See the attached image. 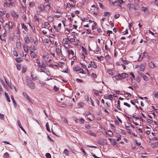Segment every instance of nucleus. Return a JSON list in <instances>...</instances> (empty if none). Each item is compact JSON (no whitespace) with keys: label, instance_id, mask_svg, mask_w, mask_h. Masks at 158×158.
I'll return each instance as SVG.
<instances>
[{"label":"nucleus","instance_id":"nucleus-1","mask_svg":"<svg viewBox=\"0 0 158 158\" xmlns=\"http://www.w3.org/2000/svg\"><path fill=\"white\" fill-rule=\"evenodd\" d=\"M26 83L28 86L32 89H34L35 88L34 83L32 82V81L30 80L28 77L26 78Z\"/></svg>","mask_w":158,"mask_h":158},{"label":"nucleus","instance_id":"nucleus-2","mask_svg":"<svg viewBox=\"0 0 158 158\" xmlns=\"http://www.w3.org/2000/svg\"><path fill=\"white\" fill-rule=\"evenodd\" d=\"M14 23L12 22H9L8 24L6 23L3 27V28L5 31H7L10 29L13 28Z\"/></svg>","mask_w":158,"mask_h":158},{"label":"nucleus","instance_id":"nucleus-3","mask_svg":"<svg viewBox=\"0 0 158 158\" xmlns=\"http://www.w3.org/2000/svg\"><path fill=\"white\" fill-rule=\"evenodd\" d=\"M128 6H129L130 10H131L136 11L138 10L139 8V7L136 6L133 4H128Z\"/></svg>","mask_w":158,"mask_h":158},{"label":"nucleus","instance_id":"nucleus-4","mask_svg":"<svg viewBox=\"0 0 158 158\" xmlns=\"http://www.w3.org/2000/svg\"><path fill=\"white\" fill-rule=\"evenodd\" d=\"M55 50L58 56L62 54L61 46L60 44L56 47Z\"/></svg>","mask_w":158,"mask_h":158},{"label":"nucleus","instance_id":"nucleus-5","mask_svg":"<svg viewBox=\"0 0 158 158\" xmlns=\"http://www.w3.org/2000/svg\"><path fill=\"white\" fill-rule=\"evenodd\" d=\"M44 27H42L43 28H45L47 30L49 29V27L50 26V24L48 22H44Z\"/></svg>","mask_w":158,"mask_h":158},{"label":"nucleus","instance_id":"nucleus-6","mask_svg":"<svg viewBox=\"0 0 158 158\" xmlns=\"http://www.w3.org/2000/svg\"><path fill=\"white\" fill-rule=\"evenodd\" d=\"M38 8L40 11H43L44 9V6L42 4H39L38 6Z\"/></svg>","mask_w":158,"mask_h":158},{"label":"nucleus","instance_id":"nucleus-7","mask_svg":"<svg viewBox=\"0 0 158 158\" xmlns=\"http://www.w3.org/2000/svg\"><path fill=\"white\" fill-rule=\"evenodd\" d=\"M86 132L87 134L90 135H91L94 136H96V134H95V133L94 132H93L91 131L87 130L86 131Z\"/></svg>","mask_w":158,"mask_h":158},{"label":"nucleus","instance_id":"nucleus-8","mask_svg":"<svg viewBox=\"0 0 158 158\" xmlns=\"http://www.w3.org/2000/svg\"><path fill=\"white\" fill-rule=\"evenodd\" d=\"M38 66L41 68H43L44 69H45L46 68V65L43 61L41 62L39 65H38Z\"/></svg>","mask_w":158,"mask_h":158},{"label":"nucleus","instance_id":"nucleus-9","mask_svg":"<svg viewBox=\"0 0 158 158\" xmlns=\"http://www.w3.org/2000/svg\"><path fill=\"white\" fill-rule=\"evenodd\" d=\"M16 46L17 48L20 50L21 48V44L20 42L19 41L16 43Z\"/></svg>","mask_w":158,"mask_h":158},{"label":"nucleus","instance_id":"nucleus-10","mask_svg":"<svg viewBox=\"0 0 158 158\" xmlns=\"http://www.w3.org/2000/svg\"><path fill=\"white\" fill-rule=\"evenodd\" d=\"M113 78L114 77L117 80H122L121 75L118 73V75L114 76L113 77Z\"/></svg>","mask_w":158,"mask_h":158},{"label":"nucleus","instance_id":"nucleus-11","mask_svg":"<svg viewBox=\"0 0 158 158\" xmlns=\"http://www.w3.org/2000/svg\"><path fill=\"white\" fill-rule=\"evenodd\" d=\"M145 54H147V53L145 52L143 54L141 53V54L139 56V58L138 59V60L139 61H140L142 60L143 59V57L144 56V55H145Z\"/></svg>","mask_w":158,"mask_h":158},{"label":"nucleus","instance_id":"nucleus-12","mask_svg":"<svg viewBox=\"0 0 158 158\" xmlns=\"http://www.w3.org/2000/svg\"><path fill=\"white\" fill-rule=\"evenodd\" d=\"M141 10L142 11H143L144 12L148 13V10L147 8L146 7L143 6L141 8Z\"/></svg>","mask_w":158,"mask_h":158},{"label":"nucleus","instance_id":"nucleus-13","mask_svg":"<svg viewBox=\"0 0 158 158\" xmlns=\"http://www.w3.org/2000/svg\"><path fill=\"white\" fill-rule=\"evenodd\" d=\"M24 40L26 44H28L30 41V37L28 36H26L24 38Z\"/></svg>","mask_w":158,"mask_h":158},{"label":"nucleus","instance_id":"nucleus-14","mask_svg":"<svg viewBox=\"0 0 158 158\" xmlns=\"http://www.w3.org/2000/svg\"><path fill=\"white\" fill-rule=\"evenodd\" d=\"M61 24L60 23L58 24L57 27H56V26H54V27L55 29H56L57 31H59L61 29Z\"/></svg>","mask_w":158,"mask_h":158},{"label":"nucleus","instance_id":"nucleus-15","mask_svg":"<svg viewBox=\"0 0 158 158\" xmlns=\"http://www.w3.org/2000/svg\"><path fill=\"white\" fill-rule=\"evenodd\" d=\"M109 140L110 141L111 144L113 145H115L116 144V142L114 139L109 138Z\"/></svg>","mask_w":158,"mask_h":158},{"label":"nucleus","instance_id":"nucleus-16","mask_svg":"<svg viewBox=\"0 0 158 158\" xmlns=\"http://www.w3.org/2000/svg\"><path fill=\"white\" fill-rule=\"evenodd\" d=\"M68 40L67 38H65L63 40L62 43L64 44H68Z\"/></svg>","mask_w":158,"mask_h":158},{"label":"nucleus","instance_id":"nucleus-17","mask_svg":"<svg viewBox=\"0 0 158 158\" xmlns=\"http://www.w3.org/2000/svg\"><path fill=\"white\" fill-rule=\"evenodd\" d=\"M128 74L125 73H123L121 74V79H124L128 77Z\"/></svg>","mask_w":158,"mask_h":158},{"label":"nucleus","instance_id":"nucleus-18","mask_svg":"<svg viewBox=\"0 0 158 158\" xmlns=\"http://www.w3.org/2000/svg\"><path fill=\"white\" fill-rule=\"evenodd\" d=\"M30 56L32 58H34L36 57V55L33 51H31V52Z\"/></svg>","mask_w":158,"mask_h":158},{"label":"nucleus","instance_id":"nucleus-19","mask_svg":"<svg viewBox=\"0 0 158 158\" xmlns=\"http://www.w3.org/2000/svg\"><path fill=\"white\" fill-rule=\"evenodd\" d=\"M21 25L22 28L24 29L26 31H28V29L27 28V26L25 25L24 23H22Z\"/></svg>","mask_w":158,"mask_h":158},{"label":"nucleus","instance_id":"nucleus-20","mask_svg":"<svg viewBox=\"0 0 158 158\" xmlns=\"http://www.w3.org/2000/svg\"><path fill=\"white\" fill-rule=\"evenodd\" d=\"M145 67L144 65L141 64L139 66V70L140 71H144L145 70Z\"/></svg>","mask_w":158,"mask_h":158},{"label":"nucleus","instance_id":"nucleus-21","mask_svg":"<svg viewBox=\"0 0 158 158\" xmlns=\"http://www.w3.org/2000/svg\"><path fill=\"white\" fill-rule=\"evenodd\" d=\"M23 95L24 97L28 101L31 102L29 98L26 93L23 92Z\"/></svg>","mask_w":158,"mask_h":158},{"label":"nucleus","instance_id":"nucleus-22","mask_svg":"<svg viewBox=\"0 0 158 158\" xmlns=\"http://www.w3.org/2000/svg\"><path fill=\"white\" fill-rule=\"evenodd\" d=\"M50 8V6L49 5H47L44 6V9L45 10L48 12Z\"/></svg>","mask_w":158,"mask_h":158},{"label":"nucleus","instance_id":"nucleus-23","mask_svg":"<svg viewBox=\"0 0 158 158\" xmlns=\"http://www.w3.org/2000/svg\"><path fill=\"white\" fill-rule=\"evenodd\" d=\"M16 61L18 63L22 62L23 60L22 59L21 57H17L15 59Z\"/></svg>","mask_w":158,"mask_h":158},{"label":"nucleus","instance_id":"nucleus-24","mask_svg":"<svg viewBox=\"0 0 158 158\" xmlns=\"http://www.w3.org/2000/svg\"><path fill=\"white\" fill-rule=\"evenodd\" d=\"M11 14L12 15V16H13V17H15L16 18H17L18 17V15L17 13H16V12H15L14 11H12L11 12Z\"/></svg>","mask_w":158,"mask_h":158},{"label":"nucleus","instance_id":"nucleus-25","mask_svg":"<svg viewBox=\"0 0 158 158\" xmlns=\"http://www.w3.org/2000/svg\"><path fill=\"white\" fill-rule=\"evenodd\" d=\"M31 77L32 79L35 81L38 80V77L35 75H31Z\"/></svg>","mask_w":158,"mask_h":158},{"label":"nucleus","instance_id":"nucleus-26","mask_svg":"<svg viewBox=\"0 0 158 158\" xmlns=\"http://www.w3.org/2000/svg\"><path fill=\"white\" fill-rule=\"evenodd\" d=\"M148 65L150 68H153L155 66L154 64L152 62L149 63Z\"/></svg>","mask_w":158,"mask_h":158},{"label":"nucleus","instance_id":"nucleus-27","mask_svg":"<svg viewBox=\"0 0 158 158\" xmlns=\"http://www.w3.org/2000/svg\"><path fill=\"white\" fill-rule=\"evenodd\" d=\"M23 49L24 51L26 53H27L28 52V48L27 46L26 45H24L23 46Z\"/></svg>","mask_w":158,"mask_h":158},{"label":"nucleus","instance_id":"nucleus-28","mask_svg":"<svg viewBox=\"0 0 158 158\" xmlns=\"http://www.w3.org/2000/svg\"><path fill=\"white\" fill-rule=\"evenodd\" d=\"M67 52L69 55L72 54V56H73L74 55V52L71 50H67Z\"/></svg>","mask_w":158,"mask_h":158},{"label":"nucleus","instance_id":"nucleus-29","mask_svg":"<svg viewBox=\"0 0 158 158\" xmlns=\"http://www.w3.org/2000/svg\"><path fill=\"white\" fill-rule=\"evenodd\" d=\"M69 152L67 149H65L63 152V153L66 156H68L69 154Z\"/></svg>","mask_w":158,"mask_h":158},{"label":"nucleus","instance_id":"nucleus-30","mask_svg":"<svg viewBox=\"0 0 158 158\" xmlns=\"http://www.w3.org/2000/svg\"><path fill=\"white\" fill-rule=\"evenodd\" d=\"M125 127L127 130L128 132L130 134H131L132 131H131V130L130 129V126H127L125 125Z\"/></svg>","mask_w":158,"mask_h":158},{"label":"nucleus","instance_id":"nucleus-31","mask_svg":"<svg viewBox=\"0 0 158 158\" xmlns=\"http://www.w3.org/2000/svg\"><path fill=\"white\" fill-rule=\"evenodd\" d=\"M80 67L78 66L77 67H73V69H74V70L77 72L79 71L80 70Z\"/></svg>","mask_w":158,"mask_h":158},{"label":"nucleus","instance_id":"nucleus-32","mask_svg":"<svg viewBox=\"0 0 158 158\" xmlns=\"http://www.w3.org/2000/svg\"><path fill=\"white\" fill-rule=\"evenodd\" d=\"M123 2V0H117V1H114L112 3L114 4V3H119L120 4H121Z\"/></svg>","mask_w":158,"mask_h":158},{"label":"nucleus","instance_id":"nucleus-33","mask_svg":"<svg viewBox=\"0 0 158 158\" xmlns=\"http://www.w3.org/2000/svg\"><path fill=\"white\" fill-rule=\"evenodd\" d=\"M24 56L25 57V60H26L27 62H29L30 61L29 59V56L28 55H27V54H25Z\"/></svg>","mask_w":158,"mask_h":158},{"label":"nucleus","instance_id":"nucleus-34","mask_svg":"<svg viewBox=\"0 0 158 158\" xmlns=\"http://www.w3.org/2000/svg\"><path fill=\"white\" fill-rule=\"evenodd\" d=\"M3 4H4V6H8L9 7H10V3H7L6 1H5V2H4Z\"/></svg>","mask_w":158,"mask_h":158},{"label":"nucleus","instance_id":"nucleus-35","mask_svg":"<svg viewBox=\"0 0 158 158\" xmlns=\"http://www.w3.org/2000/svg\"><path fill=\"white\" fill-rule=\"evenodd\" d=\"M30 52L36 50V49L35 48V46H31L30 47Z\"/></svg>","mask_w":158,"mask_h":158},{"label":"nucleus","instance_id":"nucleus-36","mask_svg":"<svg viewBox=\"0 0 158 158\" xmlns=\"http://www.w3.org/2000/svg\"><path fill=\"white\" fill-rule=\"evenodd\" d=\"M9 156V155L8 153L7 152H5L4 154V155L3 156V157L5 158H8Z\"/></svg>","mask_w":158,"mask_h":158},{"label":"nucleus","instance_id":"nucleus-37","mask_svg":"<svg viewBox=\"0 0 158 158\" xmlns=\"http://www.w3.org/2000/svg\"><path fill=\"white\" fill-rule=\"evenodd\" d=\"M153 95L154 97L156 98H158V93L157 92H154L153 93Z\"/></svg>","mask_w":158,"mask_h":158},{"label":"nucleus","instance_id":"nucleus-38","mask_svg":"<svg viewBox=\"0 0 158 158\" xmlns=\"http://www.w3.org/2000/svg\"><path fill=\"white\" fill-rule=\"evenodd\" d=\"M68 40L70 42H73L75 41V39L74 38H71L70 39H68Z\"/></svg>","mask_w":158,"mask_h":158},{"label":"nucleus","instance_id":"nucleus-39","mask_svg":"<svg viewBox=\"0 0 158 158\" xmlns=\"http://www.w3.org/2000/svg\"><path fill=\"white\" fill-rule=\"evenodd\" d=\"M118 106H117V108L120 110H121V108L120 105V101L119 100L118 101Z\"/></svg>","mask_w":158,"mask_h":158},{"label":"nucleus","instance_id":"nucleus-40","mask_svg":"<svg viewBox=\"0 0 158 158\" xmlns=\"http://www.w3.org/2000/svg\"><path fill=\"white\" fill-rule=\"evenodd\" d=\"M46 129H47V130L49 132H50V128H49V124H48V122H47L46 123Z\"/></svg>","mask_w":158,"mask_h":158},{"label":"nucleus","instance_id":"nucleus-41","mask_svg":"<svg viewBox=\"0 0 158 158\" xmlns=\"http://www.w3.org/2000/svg\"><path fill=\"white\" fill-rule=\"evenodd\" d=\"M34 19H35V21L37 22L38 23L39 22V18L37 16L35 15Z\"/></svg>","mask_w":158,"mask_h":158},{"label":"nucleus","instance_id":"nucleus-42","mask_svg":"<svg viewBox=\"0 0 158 158\" xmlns=\"http://www.w3.org/2000/svg\"><path fill=\"white\" fill-rule=\"evenodd\" d=\"M108 72L109 74L111 75H113L114 74V73H113L112 70L110 69L108 70Z\"/></svg>","mask_w":158,"mask_h":158},{"label":"nucleus","instance_id":"nucleus-43","mask_svg":"<svg viewBox=\"0 0 158 158\" xmlns=\"http://www.w3.org/2000/svg\"><path fill=\"white\" fill-rule=\"evenodd\" d=\"M13 54L15 56H18V54L17 53V52H16V51L15 50H13Z\"/></svg>","mask_w":158,"mask_h":158},{"label":"nucleus","instance_id":"nucleus-44","mask_svg":"<svg viewBox=\"0 0 158 158\" xmlns=\"http://www.w3.org/2000/svg\"><path fill=\"white\" fill-rule=\"evenodd\" d=\"M35 5L34 3L33 2H31L29 3V6L31 7H33Z\"/></svg>","mask_w":158,"mask_h":158},{"label":"nucleus","instance_id":"nucleus-45","mask_svg":"<svg viewBox=\"0 0 158 158\" xmlns=\"http://www.w3.org/2000/svg\"><path fill=\"white\" fill-rule=\"evenodd\" d=\"M106 97H107V98H109L110 100H111L113 98V95L111 94L109 95L108 96Z\"/></svg>","mask_w":158,"mask_h":158},{"label":"nucleus","instance_id":"nucleus-46","mask_svg":"<svg viewBox=\"0 0 158 158\" xmlns=\"http://www.w3.org/2000/svg\"><path fill=\"white\" fill-rule=\"evenodd\" d=\"M46 156L47 158H51V155L49 153H47L46 154Z\"/></svg>","mask_w":158,"mask_h":158},{"label":"nucleus","instance_id":"nucleus-47","mask_svg":"<svg viewBox=\"0 0 158 158\" xmlns=\"http://www.w3.org/2000/svg\"><path fill=\"white\" fill-rule=\"evenodd\" d=\"M112 31H111L107 30V34L108 36H110V34H112Z\"/></svg>","mask_w":158,"mask_h":158},{"label":"nucleus","instance_id":"nucleus-48","mask_svg":"<svg viewBox=\"0 0 158 158\" xmlns=\"http://www.w3.org/2000/svg\"><path fill=\"white\" fill-rule=\"evenodd\" d=\"M143 78L144 80L146 81H147L148 80V78L147 76H143Z\"/></svg>","mask_w":158,"mask_h":158},{"label":"nucleus","instance_id":"nucleus-49","mask_svg":"<svg viewBox=\"0 0 158 158\" xmlns=\"http://www.w3.org/2000/svg\"><path fill=\"white\" fill-rule=\"evenodd\" d=\"M5 14V12L3 11H0V17H2Z\"/></svg>","mask_w":158,"mask_h":158},{"label":"nucleus","instance_id":"nucleus-50","mask_svg":"<svg viewBox=\"0 0 158 158\" xmlns=\"http://www.w3.org/2000/svg\"><path fill=\"white\" fill-rule=\"evenodd\" d=\"M90 127L91 126L89 124H86L85 125V127L87 129H89Z\"/></svg>","mask_w":158,"mask_h":158},{"label":"nucleus","instance_id":"nucleus-51","mask_svg":"<svg viewBox=\"0 0 158 158\" xmlns=\"http://www.w3.org/2000/svg\"><path fill=\"white\" fill-rule=\"evenodd\" d=\"M4 22V19L2 17H0V22L2 23H3Z\"/></svg>","mask_w":158,"mask_h":158},{"label":"nucleus","instance_id":"nucleus-52","mask_svg":"<svg viewBox=\"0 0 158 158\" xmlns=\"http://www.w3.org/2000/svg\"><path fill=\"white\" fill-rule=\"evenodd\" d=\"M23 10H21L22 12L25 11L26 10V8L25 6H22V7Z\"/></svg>","mask_w":158,"mask_h":158},{"label":"nucleus","instance_id":"nucleus-53","mask_svg":"<svg viewBox=\"0 0 158 158\" xmlns=\"http://www.w3.org/2000/svg\"><path fill=\"white\" fill-rule=\"evenodd\" d=\"M93 22H94V25L93 26L92 28L93 30H94V29H96L95 26H96V25H97V23H95V22L94 21Z\"/></svg>","mask_w":158,"mask_h":158},{"label":"nucleus","instance_id":"nucleus-54","mask_svg":"<svg viewBox=\"0 0 158 158\" xmlns=\"http://www.w3.org/2000/svg\"><path fill=\"white\" fill-rule=\"evenodd\" d=\"M85 120L83 118H81L80 120V122L81 124H83L85 122Z\"/></svg>","mask_w":158,"mask_h":158},{"label":"nucleus","instance_id":"nucleus-55","mask_svg":"<svg viewBox=\"0 0 158 158\" xmlns=\"http://www.w3.org/2000/svg\"><path fill=\"white\" fill-rule=\"evenodd\" d=\"M97 59L101 61L103 60V57L102 56H98L97 57Z\"/></svg>","mask_w":158,"mask_h":158},{"label":"nucleus","instance_id":"nucleus-56","mask_svg":"<svg viewBox=\"0 0 158 158\" xmlns=\"http://www.w3.org/2000/svg\"><path fill=\"white\" fill-rule=\"evenodd\" d=\"M79 71V73H81L82 74L84 73V70L82 69H81V68H80V70Z\"/></svg>","mask_w":158,"mask_h":158},{"label":"nucleus","instance_id":"nucleus-57","mask_svg":"<svg viewBox=\"0 0 158 158\" xmlns=\"http://www.w3.org/2000/svg\"><path fill=\"white\" fill-rule=\"evenodd\" d=\"M123 104L124 105L127 106L128 107H130L131 106V105L127 102H124Z\"/></svg>","mask_w":158,"mask_h":158},{"label":"nucleus","instance_id":"nucleus-58","mask_svg":"<svg viewBox=\"0 0 158 158\" xmlns=\"http://www.w3.org/2000/svg\"><path fill=\"white\" fill-rule=\"evenodd\" d=\"M4 118V115L3 114L0 113V119H3Z\"/></svg>","mask_w":158,"mask_h":158},{"label":"nucleus","instance_id":"nucleus-59","mask_svg":"<svg viewBox=\"0 0 158 158\" xmlns=\"http://www.w3.org/2000/svg\"><path fill=\"white\" fill-rule=\"evenodd\" d=\"M48 21L50 22H52L53 21V18L51 16L49 17L48 18Z\"/></svg>","mask_w":158,"mask_h":158},{"label":"nucleus","instance_id":"nucleus-60","mask_svg":"<svg viewBox=\"0 0 158 158\" xmlns=\"http://www.w3.org/2000/svg\"><path fill=\"white\" fill-rule=\"evenodd\" d=\"M108 15L109 16V13L108 12H105L104 13V15L105 16H107Z\"/></svg>","mask_w":158,"mask_h":158},{"label":"nucleus","instance_id":"nucleus-61","mask_svg":"<svg viewBox=\"0 0 158 158\" xmlns=\"http://www.w3.org/2000/svg\"><path fill=\"white\" fill-rule=\"evenodd\" d=\"M101 51L100 48H99L98 46H97L96 51V52H98Z\"/></svg>","mask_w":158,"mask_h":158},{"label":"nucleus","instance_id":"nucleus-62","mask_svg":"<svg viewBox=\"0 0 158 158\" xmlns=\"http://www.w3.org/2000/svg\"><path fill=\"white\" fill-rule=\"evenodd\" d=\"M98 4L100 8H103V6L100 2H98Z\"/></svg>","mask_w":158,"mask_h":158},{"label":"nucleus","instance_id":"nucleus-63","mask_svg":"<svg viewBox=\"0 0 158 158\" xmlns=\"http://www.w3.org/2000/svg\"><path fill=\"white\" fill-rule=\"evenodd\" d=\"M58 89L59 88L57 87L56 85L54 86V89L55 91H57L58 90Z\"/></svg>","mask_w":158,"mask_h":158},{"label":"nucleus","instance_id":"nucleus-64","mask_svg":"<svg viewBox=\"0 0 158 158\" xmlns=\"http://www.w3.org/2000/svg\"><path fill=\"white\" fill-rule=\"evenodd\" d=\"M35 62L36 63H37L38 64V65H39V64H40V60L39 59H36V61Z\"/></svg>","mask_w":158,"mask_h":158}]
</instances>
